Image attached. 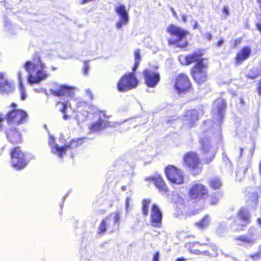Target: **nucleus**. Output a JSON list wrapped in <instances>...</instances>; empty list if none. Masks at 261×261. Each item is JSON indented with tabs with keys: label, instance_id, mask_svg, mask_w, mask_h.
<instances>
[{
	"label": "nucleus",
	"instance_id": "obj_54",
	"mask_svg": "<svg viewBox=\"0 0 261 261\" xmlns=\"http://www.w3.org/2000/svg\"><path fill=\"white\" fill-rule=\"evenodd\" d=\"M101 230L102 231H105L106 229H101Z\"/></svg>",
	"mask_w": 261,
	"mask_h": 261
},
{
	"label": "nucleus",
	"instance_id": "obj_27",
	"mask_svg": "<svg viewBox=\"0 0 261 261\" xmlns=\"http://www.w3.org/2000/svg\"><path fill=\"white\" fill-rule=\"evenodd\" d=\"M86 138H80L77 139H73L71 141L70 144L66 145L65 146H68L66 148V152L69 149H73L81 145L84 143V140L86 139Z\"/></svg>",
	"mask_w": 261,
	"mask_h": 261
},
{
	"label": "nucleus",
	"instance_id": "obj_21",
	"mask_svg": "<svg viewBox=\"0 0 261 261\" xmlns=\"http://www.w3.org/2000/svg\"><path fill=\"white\" fill-rule=\"evenodd\" d=\"M7 137L8 140L13 144L20 143L22 140V136L21 133L16 129H10L7 132Z\"/></svg>",
	"mask_w": 261,
	"mask_h": 261
},
{
	"label": "nucleus",
	"instance_id": "obj_56",
	"mask_svg": "<svg viewBox=\"0 0 261 261\" xmlns=\"http://www.w3.org/2000/svg\"><path fill=\"white\" fill-rule=\"evenodd\" d=\"M241 102H243V100L242 99H241Z\"/></svg>",
	"mask_w": 261,
	"mask_h": 261
},
{
	"label": "nucleus",
	"instance_id": "obj_1",
	"mask_svg": "<svg viewBox=\"0 0 261 261\" xmlns=\"http://www.w3.org/2000/svg\"><path fill=\"white\" fill-rule=\"evenodd\" d=\"M23 67L28 73V82L30 85L38 84L48 76L46 66L39 57L26 62Z\"/></svg>",
	"mask_w": 261,
	"mask_h": 261
},
{
	"label": "nucleus",
	"instance_id": "obj_10",
	"mask_svg": "<svg viewBox=\"0 0 261 261\" xmlns=\"http://www.w3.org/2000/svg\"><path fill=\"white\" fill-rule=\"evenodd\" d=\"M143 75L146 84L151 88L155 87L160 80L159 73L150 68L144 70Z\"/></svg>",
	"mask_w": 261,
	"mask_h": 261
},
{
	"label": "nucleus",
	"instance_id": "obj_41",
	"mask_svg": "<svg viewBox=\"0 0 261 261\" xmlns=\"http://www.w3.org/2000/svg\"><path fill=\"white\" fill-rule=\"evenodd\" d=\"M159 252L158 251H157L154 254L152 261H159Z\"/></svg>",
	"mask_w": 261,
	"mask_h": 261
},
{
	"label": "nucleus",
	"instance_id": "obj_18",
	"mask_svg": "<svg viewBox=\"0 0 261 261\" xmlns=\"http://www.w3.org/2000/svg\"><path fill=\"white\" fill-rule=\"evenodd\" d=\"M74 87H69L66 85H60L59 88L56 90H51V94L56 96H68L72 97L74 96Z\"/></svg>",
	"mask_w": 261,
	"mask_h": 261
},
{
	"label": "nucleus",
	"instance_id": "obj_50",
	"mask_svg": "<svg viewBox=\"0 0 261 261\" xmlns=\"http://www.w3.org/2000/svg\"><path fill=\"white\" fill-rule=\"evenodd\" d=\"M198 22L196 21L195 22V24H194V29H197L198 28Z\"/></svg>",
	"mask_w": 261,
	"mask_h": 261
},
{
	"label": "nucleus",
	"instance_id": "obj_12",
	"mask_svg": "<svg viewBox=\"0 0 261 261\" xmlns=\"http://www.w3.org/2000/svg\"><path fill=\"white\" fill-rule=\"evenodd\" d=\"M14 90V85L10 81L6 74L0 73V93L2 94H9Z\"/></svg>",
	"mask_w": 261,
	"mask_h": 261
},
{
	"label": "nucleus",
	"instance_id": "obj_52",
	"mask_svg": "<svg viewBox=\"0 0 261 261\" xmlns=\"http://www.w3.org/2000/svg\"><path fill=\"white\" fill-rule=\"evenodd\" d=\"M11 106H12V107H13L14 108L16 107V105L15 103H12Z\"/></svg>",
	"mask_w": 261,
	"mask_h": 261
},
{
	"label": "nucleus",
	"instance_id": "obj_30",
	"mask_svg": "<svg viewBox=\"0 0 261 261\" xmlns=\"http://www.w3.org/2000/svg\"><path fill=\"white\" fill-rule=\"evenodd\" d=\"M236 240L241 241L245 244L252 245L255 242V239L253 237H248L246 236H240L236 238Z\"/></svg>",
	"mask_w": 261,
	"mask_h": 261
},
{
	"label": "nucleus",
	"instance_id": "obj_4",
	"mask_svg": "<svg viewBox=\"0 0 261 261\" xmlns=\"http://www.w3.org/2000/svg\"><path fill=\"white\" fill-rule=\"evenodd\" d=\"M168 33L171 35L175 36L176 39H170L168 42L170 44H175L180 47H185L187 45V41L185 37L187 34V31L182 28L177 27L173 24H170L166 29Z\"/></svg>",
	"mask_w": 261,
	"mask_h": 261
},
{
	"label": "nucleus",
	"instance_id": "obj_16",
	"mask_svg": "<svg viewBox=\"0 0 261 261\" xmlns=\"http://www.w3.org/2000/svg\"><path fill=\"white\" fill-rule=\"evenodd\" d=\"M190 85V82L187 75L181 74L177 77L174 87L176 91L180 93L189 89Z\"/></svg>",
	"mask_w": 261,
	"mask_h": 261
},
{
	"label": "nucleus",
	"instance_id": "obj_42",
	"mask_svg": "<svg viewBox=\"0 0 261 261\" xmlns=\"http://www.w3.org/2000/svg\"><path fill=\"white\" fill-rule=\"evenodd\" d=\"M204 38L208 40H211L212 38V35L209 33H206L204 34Z\"/></svg>",
	"mask_w": 261,
	"mask_h": 261
},
{
	"label": "nucleus",
	"instance_id": "obj_11",
	"mask_svg": "<svg viewBox=\"0 0 261 261\" xmlns=\"http://www.w3.org/2000/svg\"><path fill=\"white\" fill-rule=\"evenodd\" d=\"M120 214L119 211L110 214L102 220L99 228L116 227L119 222Z\"/></svg>",
	"mask_w": 261,
	"mask_h": 261
},
{
	"label": "nucleus",
	"instance_id": "obj_13",
	"mask_svg": "<svg viewBox=\"0 0 261 261\" xmlns=\"http://www.w3.org/2000/svg\"><path fill=\"white\" fill-rule=\"evenodd\" d=\"M118 123H115L112 125H110V122H109L107 120L102 119L101 116H99L98 119L94 122H93L89 126V129L90 133H94L99 132L107 126H113L116 127Z\"/></svg>",
	"mask_w": 261,
	"mask_h": 261
},
{
	"label": "nucleus",
	"instance_id": "obj_8",
	"mask_svg": "<svg viewBox=\"0 0 261 261\" xmlns=\"http://www.w3.org/2000/svg\"><path fill=\"white\" fill-rule=\"evenodd\" d=\"M11 163L16 170H21L28 164L25 155L19 148H15L11 151Z\"/></svg>",
	"mask_w": 261,
	"mask_h": 261
},
{
	"label": "nucleus",
	"instance_id": "obj_31",
	"mask_svg": "<svg viewBox=\"0 0 261 261\" xmlns=\"http://www.w3.org/2000/svg\"><path fill=\"white\" fill-rule=\"evenodd\" d=\"M61 104L62 105V108L60 109V112H61L64 115H63V119L64 120L68 119L70 116L69 115H67L66 114V109L70 107V105L68 101H64L63 102H58V105Z\"/></svg>",
	"mask_w": 261,
	"mask_h": 261
},
{
	"label": "nucleus",
	"instance_id": "obj_9",
	"mask_svg": "<svg viewBox=\"0 0 261 261\" xmlns=\"http://www.w3.org/2000/svg\"><path fill=\"white\" fill-rule=\"evenodd\" d=\"M114 9L119 18L116 23V27L117 29H121L122 26L126 25L128 22V13L125 5L121 3L115 5Z\"/></svg>",
	"mask_w": 261,
	"mask_h": 261
},
{
	"label": "nucleus",
	"instance_id": "obj_44",
	"mask_svg": "<svg viewBox=\"0 0 261 261\" xmlns=\"http://www.w3.org/2000/svg\"><path fill=\"white\" fill-rule=\"evenodd\" d=\"M223 43H224V40L223 39H221L220 41H219L218 42L217 45L219 47L221 46L223 44Z\"/></svg>",
	"mask_w": 261,
	"mask_h": 261
},
{
	"label": "nucleus",
	"instance_id": "obj_26",
	"mask_svg": "<svg viewBox=\"0 0 261 261\" xmlns=\"http://www.w3.org/2000/svg\"><path fill=\"white\" fill-rule=\"evenodd\" d=\"M260 75H261V62L257 67L251 69L247 73L246 76L249 79H254Z\"/></svg>",
	"mask_w": 261,
	"mask_h": 261
},
{
	"label": "nucleus",
	"instance_id": "obj_34",
	"mask_svg": "<svg viewBox=\"0 0 261 261\" xmlns=\"http://www.w3.org/2000/svg\"><path fill=\"white\" fill-rule=\"evenodd\" d=\"M89 112L93 114H95L97 112H99V109L95 106L91 105L89 107ZM100 113H102L103 116L106 119H109L110 116L106 114L105 111H100Z\"/></svg>",
	"mask_w": 261,
	"mask_h": 261
},
{
	"label": "nucleus",
	"instance_id": "obj_53",
	"mask_svg": "<svg viewBox=\"0 0 261 261\" xmlns=\"http://www.w3.org/2000/svg\"><path fill=\"white\" fill-rule=\"evenodd\" d=\"M257 195H254V199H255V200H256V199H257Z\"/></svg>",
	"mask_w": 261,
	"mask_h": 261
},
{
	"label": "nucleus",
	"instance_id": "obj_43",
	"mask_svg": "<svg viewBox=\"0 0 261 261\" xmlns=\"http://www.w3.org/2000/svg\"><path fill=\"white\" fill-rule=\"evenodd\" d=\"M218 198H212L211 199V203L212 204H215L217 203V201H218Z\"/></svg>",
	"mask_w": 261,
	"mask_h": 261
},
{
	"label": "nucleus",
	"instance_id": "obj_48",
	"mask_svg": "<svg viewBox=\"0 0 261 261\" xmlns=\"http://www.w3.org/2000/svg\"><path fill=\"white\" fill-rule=\"evenodd\" d=\"M243 149L242 148L239 149V157L240 158L242 156V154L243 152Z\"/></svg>",
	"mask_w": 261,
	"mask_h": 261
},
{
	"label": "nucleus",
	"instance_id": "obj_47",
	"mask_svg": "<svg viewBox=\"0 0 261 261\" xmlns=\"http://www.w3.org/2000/svg\"><path fill=\"white\" fill-rule=\"evenodd\" d=\"M185 259L184 257L177 258L175 261H185Z\"/></svg>",
	"mask_w": 261,
	"mask_h": 261
},
{
	"label": "nucleus",
	"instance_id": "obj_32",
	"mask_svg": "<svg viewBox=\"0 0 261 261\" xmlns=\"http://www.w3.org/2000/svg\"><path fill=\"white\" fill-rule=\"evenodd\" d=\"M141 61V57L140 55V51L139 49H136L135 51V65L133 68V71L135 72L139 66V63Z\"/></svg>",
	"mask_w": 261,
	"mask_h": 261
},
{
	"label": "nucleus",
	"instance_id": "obj_38",
	"mask_svg": "<svg viewBox=\"0 0 261 261\" xmlns=\"http://www.w3.org/2000/svg\"><path fill=\"white\" fill-rule=\"evenodd\" d=\"M90 69L88 61H85L84 63V74L87 75Z\"/></svg>",
	"mask_w": 261,
	"mask_h": 261
},
{
	"label": "nucleus",
	"instance_id": "obj_45",
	"mask_svg": "<svg viewBox=\"0 0 261 261\" xmlns=\"http://www.w3.org/2000/svg\"><path fill=\"white\" fill-rule=\"evenodd\" d=\"M257 3L259 4V7L260 8V13L259 14L260 17H261V0H257Z\"/></svg>",
	"mask_w": 261,
	"mask_h": 261
},
{
	"label": "nucleus",
	"instance_id": "obj_2",
	"mask_svg": "<svg viewBox=\"0 0 261 261\" xmlns=\"http://www.w3.org/2000/svg\"><path fill=\"white\" fill-rule=\"evenodd\" d=\"M201 53H195L186 57H181L179 60L182 64L189 65L197 62L193 68L192 73L193 79L198 84L204 83L207 80V65L203 59H200Z\"/></svg>",
	"mask_w": 261,
	"mask_h": 261
},
{
	"label": "nucleus",
	"instance_id": "obj_55",
	"mask_svg": "<svg viewBox=\"0 0 261 261\" xmlns=\"http://www.w3.org/2000/svg\"><path fill=\"white\" fill-rule=\"evenodd\" d=\"M123 189L124 190H125V187H123Z\"/></svg>",
	"mask_w": 261,
	"mask_h": 261
},
{
	"label": "nucleus",
	"instance_id": "obj_14",
	"mask_svg": "<svg viewBox=\"0 0 261 261\" xmlns=\"http://www.w3.org/2000/svg\"><path fill=\"white\" fill-rule=\"evenodd\" d=\"M146 180L149 182L152 181L160 192L162 194H165L168 191L167 186L164 180L161 175L159 173H155L146 178Z\"/></svg>",
	"mask_w": 261,
	"mask_h": 261
},
{
	"label": "nucleus",
	"instance_id": "obj_23",
	"mask_svg": "<svg viewBox=\"0 0 261 261\" xmlns=\"http://www.w3.org/2000/svg\"><path fill=\"white\" fill-rule=\"evenodd\" d=\"M251 54V49L249 47H243L238 53L236 58L237 64H240L243 61L246 60Z\"/></svg>",
	"mask_w": 261,
	"mask_h": 261
},
{
	"label": "nucleus",
	"instance_id": "obj_3",
	"mask_svg": "<svg viewBox=\"0 0 261 261\" xmlns=\"http://www.w3.org/2000/svg\"><path fill=\"white\" fill-rule=\"evenodd\" d=\"M213 134L219 141L221 139V135L218 131L215 135L213 134L212 130L203 131L200 134V143L201 145V150L204 154V162L208 164L214 159L216 152V147L212 146L210 136Z\"/></svg>",
	"mask_w": 261,
	"mask_h": 261
},
{
	"label": "nucleus",
	"instance_id": "obj_36",
	"mask_svg": "<svg viewBox=\"0 0 261 261\" xmlns=\"http://www.w3.org/2000/svg\"><path fill=\"white\" fill-rule=\"evenodd\" d=\"M250 258L253 261H258L261 260V245L259 246V249L258 251L252 253L249 255Z\"/></svg>",
	"mask_w": 261,
	"mask_h": 261
},
{
	"label": "nucleus",
	"instance_id": "obj_28",
	"mask_svg": "<svg viewBox=\"0 0 261 261\" xmlns=\"http://www.w3.org/2000/svg\"><path fill=\"white\" fill-rule=\"evenodd\" d=\"M151 200L149 199H143L142 201V213L144 216H147L149 213V208L151 203Z\"/></svg>",
	"mask_w": 261,
	"mask_h": 261
},
{
	"label": "nucleus",
	"instance_id": "obj_17",
	"mask_svg": "<svg viewBox=\"0 0 261 261\" xmlns=\"http://www.w3.org/2000/svg\"><path fill=\"white\" fill-rule=\"evenodd\" d=\"M150 219L151 225L156 227L162 226V214L158 206L153 204L151 207Z\"/></svg>",
	"mask_w": 261,
	"mask_h": 261
},
{
	"label": "nucleus",
	"instance_id": "obj_5",
	"mask_svg": "<svg viewBox=\"0 0 261 261\" xmlns=\"http://www.w3.org/2000/svg\"><path fill=\"white\" fill-rule=\"evenodd\" d=\"M138 80L134 73L125 74L118 82L117 90L120 92H125L137 87Z\"/></svg>",
	"mask_w": 261,
	"mask_h": 261
},
{
	"label": "nucleus",
	"instance_id": "obj_29",
	"mask_svg": "<svg viewBox=\"0 0 261 261\" xmlns=\"http://www.w3.org/2000/svg\"><path fill=\"white\" fill-rule=\"evenodd\" d=\"M17 77L19 82V90L21 95V100H25L27 97V94L25 92L24 87L22 86L21 72L20 71H18L17 72Z\"/></svg>",
	"mask_w": 261,
	"mask_h": 261
},
{
	"label": "nucleus",
	"instance_id": "obj_20",
	"mask_svg": "<svg viewBox=\"0 0 261 261\" xmlns=\"http://www.w3.org/2000/svg\"><path fill=\"white\" fill-rule=\"evenodd\" d=\"M198 112L195 110H191L186 112L183 116V123L188 127H192L196 121L198 120Z\"/></svg>",
	"mask_w": 261,
	"mask_h": 261
},
{
	"label": "nucleus",
	"instance_id": "obj_24",
	"mask_svg": "<svg viewBox=\"0 0 261 261\" xmlns=\"http://www.w3.org/2000/svg\"><path fill=\"white\" fill-rule=\"evenodd\" d=\"M4 29L6 31L12 35H15L18 33L19 27L13 24L7 17L4 19Z\"/></svg>",
	"mask_w": 261,
	"mask_h": 261
},
{
	"label": "nucleus",
	"instance_id": "obj_25",
	"mask_svg": "<svg viewBox=\"0 0 261 261\" xmlns=\"http://www.w3.org/2000/svg\"><path fill=\"white\" fill-rule=\"evenodd\" d=\"M225 107L226 103L224 99H217L213 104V112L214 113L217 112L219 116L222 117Z\"/></svg>",
	"mask_w": 261,
	"mask_h": 261
},
{
	"label": "nucleus",
	"instance_id": "obj_39",
	"mask_svg": "<svg viewBox=\"0 0 261 261\" xmlns=\"http://www.w3.org/2000/svg\"><path fill=\"white\" fill-rule=\"evenodd\" d=\"M85 93L86 94V96L90 99L93 100V96L92 93V92L90 90V89H87L85 90Z\"/></svg>",
	"mask_w": 261,
	"mask_h": 261
},
{
	"label": "nucleus",
	"instance_id": "obj_7",
	"mask_svg": "<svg viewBox=\"0 0 261 261\" xmlns=\"http://www.w3.org/2000/svg\"><path fill=\"white\" fill-rule=\"evenodd\" d=\"M165 173L168 180L173 184L181 185L184 182L182 171L174 166H167L165 168Z\"/></svg>",
	"mask_w": 261,
	"mask_h": 261
},
{
	"label": "nucleus",
	"instance_id": "obj_6",
	"mask_svg": "<svg viewBox=\"0 0 261 261\" xmlns=\"http://www.w3.org/2000/svg\"><path fill=\"white\" fill-rule=\"evenodd\" d=\"M184 163L194 175L201 171V164L198 154L193 152H188L185 155Z\"/></svg>",
	"mask_w": 261,
	"mask_h": 261
},
{
	"label": "nucleus",
	"instance_id": "obj_33",
	"mask_svg": "<svg viewBox=\"0 0 261 261\" xmlns=\"http://www.w3.org/2000/svg\"><path fill=\"white\" fill-rule=\"evenodd\" d=\"M221 181L218 177H214L210 180V185L213 189H218L221 186Z\"/></svg>",
	"mask_w": 261,
	"mask_h": 261
},
{
	"label": "nucleus",
	"instance_id": "obj_22",
	"mask_svg": "<svg viewBox=\"0 0 261 261\" xmlns=\"http://www.w3.org/2000/svg\"><path fill=\"white\" fill-rule=\"evenodd\" d=\"M237 217L240 221V225L243 227L245 226L250 222V214L246 208H241L238 213Z\"/></svg>",
	"mask_w": 261,
	"mask_h": 261
},
{
	"label": "nucleus",
	"instance_id": "obj_46",
	"mask_svg": "<svg viewBox=\"0 0 261 261\" xmlns=\"http://www.w3.org/2000/svg\"><path fill=\"white\" fill-rule=\"evenodd\" d=\"M182 20L184 22H186V21H187V16L186 15H182Z\"/></svg>",
	"mask_w": 261,
	"mask_h": 261
},
{
	"label": "nucleus",
	"instance_id": "obj_49",
	"mask_svg": "<svg viewBox=\"0 0 261 261\" xmlns=\"http://www.w3.org/2000/svg\"><path fill=\"white\" fill-rule=\"evenodd\" d=\"M257 222L258 224V225L261 227V218H258L257 219Z\"/></svg>",
	"mask_w": 261,
	"mask_h": 261
},
{
	"label": "nucleus",
	"instance_id": "obj_35",
	"mask_svg": "<svg viewBox=\"0 0 261 261\" xmlns=\"http://www.w3.org/2000/svg\"><path fill=\"white\" fill-rule=\"evenodd\" d=\"M210 220L208 216H205L198 223H196L197 227H206L208 226Z\"/></svg>",
	"mask_w": 261,
	"mask_h": 261
},
{
	"label": "nucleus",
	"instance_id": "obj_15",
	"mask_svg": "<svg viewBox=\"0 0 261 261\" xmlns=\"http://www.w3.org/2000/svg\"><path fill=\"white\" fill-rule=\"evenodd\" d=\"M189 194L191 199H200L207 194V190L202 184H195L190 188Z\"/></svg>",
	"mask_w": 261,
	"mask_h": 261
},
{
	"label": "nucleus",
	"instance_id": "obj_51",
	"mask_svg": "<svg viewBox=\"0 0 261 261\" xmlns=\"http://www.w3.org/2000/svg\"><path fill=\"white\" fill-rule=\"evenodd\" d=\"M172 12L174 16L176 17V13L173 8H172Z\"/></svg>",
	"mask_w": 261,
	"mask_h": 261
},
{
	"label": "nucleus",
	"instance_id": "obj_19",
	"mask_svg": "<svg viewBox=\"0 0 261 261\" xmlns=\"http://www.w3.org/2000/svg\"><path fill=\"white\" fill-rule=\"evenodd\" d=\"M48 144L51 148V152L57 155L59 158L61 159L66 154V148L68 146L59 147L56 144L54 137L51 135H49Z\"/></svg>",
	"mask_w": 261,
	"mask_h": 261
},
{
	"label": "nucleus",
	"instance_id": "obj_37",
	"mask_svg": "<svg viewBox=\"0 0 261 261\" xmlns=\"http://www.w3.org/2000/svg\"><path fill=\"white\" fill-rule=\"evenodd\" d=\"M131 200V198L129 197H127L125 199V211L126 214L128 213L129 211V207L130 205V202Z\"/></svg>",
	"mask_w": 261,
	"mask_h": 261
},
{
	"label": "nucleus",
	"instance_id": "obj_40",
	"mask_svg": "<svg viewBox=\"0 0 261 261\" xmlns=\"http://www.w3.org/2000/svg\"><path fill=\"white\" fill-rule=\"evenodd\" d=\"M222 12L226 15V17L229 15V9L227 6H225L223 7Z\"/></svg>",
	"mask_w": 261,
	"mask_h": 261
}]
</instances>
